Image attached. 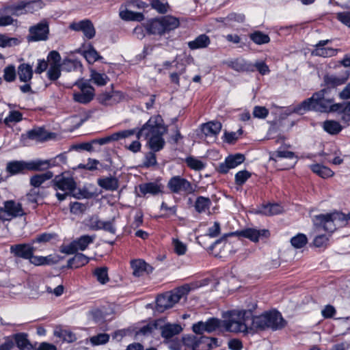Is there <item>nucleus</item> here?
I'll list each match as a JSON object with an SVG mask.
<instances>
[{"label":"nucleus","mask_w":350,"mask_h":350,"mask_svg":"<svg viewBox=\"0 0 350 350\" xmlns=\"http://www.w3.org/2000/svg\"><path fill=\"white\" fill-rule=\"evenodd\" d=\"M286 321L281 314L275 310L265 312L261 315L252 317V325L254 330L271 329L278 330L286 326Z\"/></svg>","instance_id":"nucleus-4"},{"label":"nucleus","mask_w":350,"mask_h":350,"mask_svg":"<svg viewBox=\"0 0 350 350\" xmlns=\"http://www.w3.org/2000/svg\"><path fill=\"white\" fill-rule=\"evenodd\" d=\"M172 245L175 253L179 256L184 255L187 250L186 244L178 239H172Z\"/></svg>","instance_id":"nucleus-57"},{"label":"nucleus","mask_w":350,"mask_h":350,"mask_svg":"<svg viewBox=\"0 0 350 350\" xmlns=\"http://www.w3.org/2000/svg\"><path fill=\"white\" fill-rule=\"evenodd\" d=\"M251 40L257 44L268 43L270 38L268 35L260 31H256L250 35Z\"/></svg>","instance_id":"nucleus-50"},{"label":"nucleus","mask_w":350,"mask_h":350,"mask_svg":"<svg viewBox=\"0 0 350 350\" xmlns=\"http://www.w3.org/2000/svg\"><path fill=\"white\" fill-rule=\"evenodd\" d=\"M165 31H170L177 28L179 26V21L177 18L172 16H165L161 17Z\"/></svg>","instance_id":"nucleus-39"},{"label":"nucleus","mask_w":350,"mask_h":350,"mask_svg":"<svg viewBox=\"0 0 350 350\" xmlns=\"http://www.w3.org/2000/svg\"><path fill=\"white\" fill-rule=\"evenodd\" d=\"M239 234L252 241L256 242L260 237H267L269 231L267 230H257L255 228H247L241 230Z\"/></svg>","instance_id":"nucleus-26"},{"label":"nucleus","mask_w":350,"mask_h":350,"mask_svg":"<svg viewBox=\"0 0 350 350\" xmlns=\"http://www.w3.org/2000/svg\"><path fill=\"white\" fill-rule=\"evenodd\" d=\"M28 335L25 333H18L13 335L17 347L20 350H33V345L27 338Z\"/></svg>","instance_id":"nucleus-28"},{"label":"nucleus","mask_w":350,"mask_h":350,"mask_svg":"<svg viewBox=\"0 0 350 350\" xmlns=\"http://www.w3.org/2000/svg\"><path fill=\"white\" fill-rule=\"evenodd\" d=\"M31 263L35 265H49L51 262L50 256L43 257V256H33V254H31V258H28Z\"/></svg>","instance_id":"nucleus-59"},{"label":"nucleus","mask_w":350,"mask_h":350,"mask_svg":"<svg viewBox=\"0 0 350 350\" xmlns=\"http://www.w3.org/2000/svg\"><path fill=\"white\" fill-rule=\"evenodd\" d=\"M70 29L75 31H83L84 36L91 39L95 36V29L92 23L89 20H84L78 23H72L70 25Z\"/></svg>","instance_id":"nucleus-18"},{"label":"nucleus","mask_w":350,"mask_h":350,"mask_svg":"<svg viewBox=\"0 0 350 350\" xmlns=\"http://www.w3.org/2000/svg\"><path fill=\"white\" fill-rule=\"evenodd\" d=\"M53 176L52 172L48 171L43 174H36L30 178V185L34 188H40L46 180H50Z\"/></svg>","instance_id":"nucleus-30"},{"label":"nucleus","mask_w":350,"mask_h":350,"mask_svg":"<svg viewBox=\"0 0 350 350\" xmlns=\"http://www.w3.org/2000/svg\"><path fill=\"white\" fill-rule=\"evenodd\" d=\"M18 75L21 81H29L33 76L32 66L28 64H21L18 68Z\"/></svg>","instance_id":"nucleus-31"},{"label":"nucleus","mask_w":350,"mask_h":350,"mask_svg":"<svg viewBox=\"0 0 350 350\" xmlns=\"http://www.w3.org/2000/svg\"><path fill=\"white\" fill-rule=\"evenodd\" d=\"M35 248L30 244L21 243L10 246V253L14 256L24 259L31 258L33 254Z\"/></svg>","instance_id":"nucleus-17"},{"label":"nucleus","mask_w":350,"mask_h":350,"mask_svg":"<svg viewBox=\"0 0 350 350\" xmlns=\"http://www.w3.org/2000/svg\"><path fill=\"white\" fill-rule=\"evenodd\" d=\"M167 187L172 193L182 195L191 194L196 191L194 185L180 176L172 177L167 183Z\"/></svg>","instance_id":"nucleus-7"},{"label":"nucleus","mask_w":350,"mask_h":350,"mask_svg":"<svg viewBox=\"0 0 350 350\" xmlns=\"http://www.w3.org/2000/svg\"><path fill=\"white\" fill-rule=\"evenodd\" d=\"M221 129V124L219 122H209L202 125V131L206 137H215Z\"/></svg>","instance_id":"nucleus-27"},{"label":"nucleus","mask_w":350,"mask_h":350,"mask_svg":"<svg viewBox=\"0 0 350 350\" xmlns=\"http://www.w3.org/2000/svg\"><path fill=\"white\" fill-rule=\"evenodd\" d=\"M186 161L189 167L196 170H202L204 167V165L201 161L193 157L187 158Z\"/></svg>","instance_id":"nucleus-64"},{"label":"nucleus","mask_w":350,"mask_h":350,"mask_svg":"<svg viewBox=\"0 0 350 350\" xmlns=\"http://www.w3.org/2000/svg\"><path fill=\"white\" fill-rule=\"evenodd\" d=\"M131 265L133 269V274L135 277L143 276L144 274H148L152 271V267L141 259L132 260Z\"/></svg>","instance_id":"nucleus-20"},{"label":"nucleus","mask_w":350,"mask_h":350,"mask_svg":"<svg viewBox=\"0 0 350 350\" xmlns=\"http://www.w3.org/2000/svg\"><path fill=\"white\" fill-rule=\"evenodd\" d=\"M187 293V289L181 287L158 296L156 310L159 312H163L165 310L173 307L182 297L185 296Z\"/></svg>","instance_id":"nucleus-6"},{"label":"nucleus","mask_w":350,"mask_h":350,"mask_svg":"<svg viewBox=\"0 0 350 350\" xmlns=\"http://www.w3.org/2000/svg\"><path fill=\"white\" fill-rule=\"evenodd\" d=\"M102 222L103 221H100L98 216L93 215L85 221V224L90 230H101Z\"/></svg>","instance_id":"nucleus-54"},{"label":"nucleus","mask_w":350,"mask_h":350,"mask_svg":"<svg viewBox=\"0 0 350 350\" xmlns=\"http://www.w3.org/2000/svg\"><path fill=\"white\" fill-rule=\"evenodd\" d=\"M161 321H157L152 323H148L143 327H142L136 334L137 335L142 336H148L151 334L155 329H157L159 326V323Z\"/></svg>","instance_id":"nucleus-47"},{"label":"nucleus","mask_w":350,"mask_h":350,"mask_svg":"<svg viewBox=\"0 0 350 350\" xmlns=\"http://www.w3.org/2000/svg\"><path fill=\"white\" fill-rule=\"evenodd\" d=\"M323 129L331 135H336L339 133L342 127L339 122L335 120H326L323 124Z\"/></svg>","instance_id":"nucleus-41"},{"label":"nucleus","mask_w":350,"mask_h":350,"mask_svg":"<svg viewBox=\"0 0 350 350\" xmlns=\"http://www.w3.org/2000/svg\"><path fill=\"white\" fill-rule=\"evenodd\" d=\"M135 133H137L135 129L120 131L103 138L93 139L92 143H94V144H98L102 146L112 142L128 138L130 136L133 135V134Z\"/></svg>","instance_id":"nucleus-13"},{"label":"nucleus","mask_w":350,"mask_h":350,"mask_svg":"<svg viewBox=\"0 0 350 350\" xmlns=\"http://www.w3.org/2000/svg\"><path fill=\"white\" fill-rule=\"evenodd\" d=\"M329 88H324L314 92L312 96L297 105L293 111L303 114L308 111H315L321 113L332 112L334 99L327 96Z\"/></svg>","instance_id":"nucleus-2"},{"label":"nucleus","mask_w":350,"mask_h":350,"mask_svg":"<svg viewBox=\"0 0 350 350\" xmlns=\"http://www.w3.org/2000/svg\"><path fill=\"white\" fill-rule=\"evenodd\" d=\"M94 275H96L97 280L103 284L109 281L107 267H104L96 269L94 271Z\"/></svg>","instance_id":"nucleus-55"},{"label":"nucleus","mask_w":350,"mask_h":350,"mask_svg":"<svg viewBox=\"0 0 350 350\" xmlns=\"http://www.w3.org/2000/svg\"><path fill=\"white\" fill-rule=\"evenodd\" d=\"M3 204V207L0 208V219L3 221H10L25 215L21 203L11 200L4 202Z\"/></svg>","instance_id":"nucleus-8"},{"label":"nucleus","mask_w":350,"mask_h":350,"mask_svg":"<svg viewBox=\"0 0 350 350\" xmlns=\"http://www.w3.org/2000/svg\"><path fill=\"white\" fill-rule=\"evenodd\" d=\"M349 219L350 213L345 215L341 213L335 212L330 214L316 215L313 219V223L317 230L323 229L325 231L332 232L336 230L337 226H345Z\"/></svg>","instance_id":"nucleus-5"},{"label":"nucleus","mask_w":350,"mask_h":350,"mask_svg":"<svg viewBox=\"0 0 350 350\" xmlns=\"http://www.w3.org/2000/svg\"><path fill=\"white\" fill-rule=\"evenodd\" d=\"M251 176V174L246 171H240L237 172L235 175V181L236 183L241 185H243Z\"/></svg>","instance_id":"nucleus-62"},{"label":"nucleus","mask_w":350,"mask_h":350,"mask_svg":"<svg viewBox=\"0 0 350 350\" xmlns=\"http://www.w3.org/2000/svg\"><path fill=\"white\" fill-rule=\"evenodd\" d=\"M206 325V332L211 333L223 327V321L217 318H211L205 321Z\"/></svg>","instance_id":"nucleus-48"},{"label":"nucleus","mask_w":350,"mask_h":350,"mask_svg":"<svg viewBox=\"0 0 350 350\" xmlns=\"http://www.w3.org/2000/svg\"><path fill=\"white\" fill-rule=\"evenodd\" d=\"M307 237L304 234H298L291 239L292 245L295 248H301L307 243Z\"/></svg>","instance_id":"nucleus-58"},{"label":"nucleus","mask_w":350,"mask_h":350,"mask_svg":"<svg viewBox=\"0 0 350 350\" xmlns=\"http://www.w3.org/2000/svg\"><path fill=\"white\" fill-rule=\"evenodd\" d=\"M3 78L6 81L11 82L16 79V70L14 66H8L4 69Z\"/></svg>","instance_id":"nucleus-60"},{"label":"nucleus","mask_w":350,"mask_h":350,"mask_svg":"<svg viewBox=\"0 0 350 350\" xmlns=\"http://www.w3.org/2000/svg\"><path fill=\"white\" fill-rule=\"evenodd\" d=\"M185 344L193 350H210L217 345V339L206 336H189L185 338Z\"/></svg>","instance_id":"nucleus-9"},{"label":"nucleus","mask_w":350,"mask_h":350,"mask_svg":"<svg viewBox=\"0 0 350 350\" xmlns=\"http://www.w3.org/2000/svg\"><path fill=\"white\" fill-rule=\"evenodd\" d=\"M332 112L337 113L342 122L348 124L350 122V101L342 103H335Z\"/></svg>","instance_id":"nucleus-21"},{"label":"nucleus","mask_w":350,"mask_h":350,"mask_svg":"<svg viewBox=\"0 0 350 350\" xmlns=\"http://www.w3.org/2000/svg\"><path fill=\"white\" fill-rule=\"evenodd\" d=\"M70 209L72 213L79 215L83 213L85 211L86 206L82 203L75 202L70 204Z\"/></svg>","instance_id":"nucleus-63"},{"label":"nucleus","mask_w":350,"mask_h":350,"mask_svg":"<svg viewBox=\"0 0 350 350\" xmlns=\"http://www.w3.org/2000/svg\"><path fill=\"white\" fill-rule=\"evenodd\" d=\"M53 183L55 189H60L69 193L72 192L76 187L74 179L71 176H66L64 174L56 176L53 180Z\"/></svg>","instance_id":"nucleus-14"},{"label":"nucleus","mask_w":350,"mask_h":350,"mask_svg":"<svg viewBox=\"0 0 350 350\" xmlns=\"http://www.w3.org/2000/svg\"><path fill=\"white\" fill-rule=\"evenodd\" d=\"M311 170L323 178L331 177L334 172L328 167L320 165L313 164L310 166Z\"/></svg>","instance_id":"nucleus-35"},{"label":"nucleus","mask_w":350,"mask_h":350,"mask_svg":"<svg viewBox=\"0 0 350 350\" xmlns=\"http://www.w3.org/2000/svg\"><path fill=\"white\" fill-rule=\"evenodd\" d=\"M61 75L59 64H50L49 69L47 72V76L50 80H57Z\"/></svg>","instance_id":"nucleus-52"},{"label":"nucleus","mask_w":350,"mask_h":350,"mask_svg":"<svg viewBox=\"0 0 350 350\" xmlns=\"http://www.w3.org/2000/svg\"><path fill=\"white\" fill-rule=\"evenodd\" d=\"M159 329L161 330L163 338L169 339L178 334L182 331V327L178 324L166 323L162 326L159 325Z\"/></svg>","instance_id":"nucleus-24"},{"label":"nucleus","mask_w":350,"mask_h":350,"mask_svg":"<svg viewBox=\"0 0 350 350\" xmlns=\"http://www.w3.org/2000/svg\"><path fill=\"white\" fill-rule=\"evenodd\" d=\"M145 29L150 34L162 35L165 33L161 18L148 21Z\"/></svg>","instance_id":"nucleus-25"},{"label":"nucleus","mask_w":350,"mask_h":350,"mask_svg":"<svg viewBox=\"0 0 350 350\" xmlns=\"http://www.w3.org/2000/svg\"><path fill=\"white\" fill-rule=\"evenodd\" d=\"M27 201L30 203L36 204L40 198H43L44 196V192L41 191L40 188H32L26 195Z\"/></svg>","instance_id":"nucleus-46"},{"label":"nucleus","mask_w":350,"mask_h":350,"mask_svg":"<svg viewBox=\"0 0 350 350\" xmlns=\"http://www.w3.org/2000/svg\"><path fill=\"white\" fill-rule=\"evenodd\" d=\"M210 44L209 38L205 34H201L198 36L194 40L188 43L189 47L192 49H198L206 48Z\"/></svg>","instance_id":"nucleus-32"},{"label":"nucleus","mask_w":350,"mask_h":350,"mask_svg":"<svg viewBox=\"0 0 350 350\" xmlns=\"http://www.w3.org/2000/svg\"><path fill=\"white\" fill-rule=\"evenodd\" d=\"M135 129L137 132L135 133L137 139L132 142L131 144L124 146L127 150L134 153L138 152L142 146L139 142L141 137H144L148 140L150 148L154 152L159 151L163 148L165 140L163 135L166 133L167 128L163 124L161 116L151 117L140 129Z\"/></svg>","instance_id":"nucleus-1"},{"label":"nucleus","mask_w":350,"mask_h":350,"mask_svg":"<svg viewBox=\"0 0 350 350\" xmlns=\"http://www.w3.org/2000/svg\"><path fill=\"white\" fill-rule=\"evenodd\" d=\"M282 211L283 209L282 206H280L279 204H273L264 206L260 211V213L267 216H271L279 214L282 213Z\"/></svg>","instance_id":"nucleus-45"},{"label":"nucleus","mask_w":350,"mask_h":350,"mask_svg":"<svg viewBox=\"0 0 350 350\" xmlns=\"http://www.w3.org/2000/svg\"><path fill=\"white\" fill-rule=\"evenodd\" d=\"M89 262V259L84 254L77 253L75 256L68 261V267L72 268H78L86 265Z\"/></svg>","instance_id":"nucleus-37"},{"label":"nucleus","mask_w":350,"mask_h":350,"mask_svg":"<svg viewBox=\"0 0 350 350\" xmlns=\"http://www.w3.org/2000/svg\"><path fill=\"white\" fill-rule=\"evenodd\" d=\"M6 14H11L14 16H20L26 13L25 1H21L17 4L8 6L3 9Z\"/></svg>","instance_id":"nucleus-38"},{"label":"nucleus","mask_w":350,"mask_h":350,"mask_svg":"<svg viewBox=\"0 0 350 350\" xmlns=\"http://www.w3.org/2000/svg\"><path fill=\"white\" fill-rule=\"evenodd\" d=\"M29 32V33L27 36V40L29 42L46 40L48 38L49 32V24L46 21H42L36 25L31 27Z\"/></svg>","instance_id":"nucleus-12"},{"label":"nucleus","mask_w":350,"mask_h":350,"mask_svg":"<svg viewBox=\"0 0 350 350\" xmlns=\"http://www.w3.org/2000/svg\"><path fill=\"white\" fill-rule=\"evenodd\" d=\"M140 192L143 195L150 193L152 195H156L161 192V186L154 183H144L139 186Z\"/></svg>","instance_id":"nucleus-36"},{"label":"nucleus","mask_w":350,"mask_h":350,"mask_svg":"<svg viewBox=\"0 0 350 350\" xmlns=\"http://www.w3.org/2000/svg\"><path fill=\"white\" fill-rule=\"evenodd\" d=\"M349 77V72L345 70L342 75H326L324 76L325 83L330 87H336L345 83Z\"/></svg>","instance_id":"nucleus-23"},{"label":"nucleus","mask_w":350,"mask_h":350,"mask_svg":"<svg viewBox=\"0 0 350 350\" xmlns=\"http://www.w3.org/2000/svg\"><path fill=\"white\" fill-rule=\"evenodd\" d=\"M6 170L12 175L23 173L25 170H27V162L23 161L9 162L7 164Z\"/></svg>","instance_id":"nucleus-29"},{"label":"nucleus","mask_w":350,"mask_h":350,"mask_svg":"<svg viewBox=\"0 0 350 350\" xmlns=\"http://www.w3.org/2000/svg\"><path fill=\"white\" fill-rule=\"evenodd\" d=\"M83 55L90 64H93L96 61L102 59V57L98 55V52L92 46L85 51Z\"/></svg>","instance_id":"nucleus-49"},{"label":"nucleus","mask_w":350,"mask_h":350,"mask_svg":"<svg viewBox=\"0 0 350 350\" xmlns=\"http://www.w3.org/2000/svg\"><path fill=\"white\" fill-rule=\"evenodd\" d=\"M98 184L102 188L107 190L113 191L118 188V180L116 178L109 176L99 179Z\"/></svg>","instance_id":"nucleus-34"},{"label":"nucleus","mask_w":350,"mask_h":350,"mask_svg":"<svg viewBox=\"0 0 350 350\" xmlns=\"http://www.w3.org/2000/svg\"><path fill=\"white\" fill-rule=\"evenodd\" d=\"M22 120V113L18 111H12L10 113L9 116L4 120L5 124H9L10 122H18Z\"/></svg>","instance_id":"nucleus-61"},{"label":"nucleus","mask_w":350,"mask_h":350,"mask_svg":"<svg viewBox=\"0 0 350 350\" xmlns=\"http://www.w3.org/2000/svg\"><path fill=\"white\" fill-rule=\"evenodd\" d=\"M330 42V40L319 41L314 46V49L312 51V55L323 57H328L336 55L337 54L338 49L330 47H324L325 45L329 43Z\"/></svg>","instance_id":"nucleus-19"},{"label":"nucleus","mask_w":350,"mask_h":350,"mask_svg":"<svg viewBox=\"0 0 350 350\" xmlns=\"http://www.w3.org/2000/svg\"><path fill=\"white\" fill-rule=\"evenodd\" d=\"M95 236L83 235L71 242L68 245L62 247V252L67 254L77 253L79 250L84 251L90 244L92 243Z\"/></svg>","instance_id":"nucleus-11"},{"label":"nucleus","mask_w":350,"mask_h":350,"mask_svg":"<svg viewBox=\"0 0 350 350\" xmlns=\"http://www.w3.org/2000/svg\"><path fill=\"white\" fill-rule=\"evenodd\" d=\"M44 3L40 0L25 2L26 13H33L42 9Z\"/></svg>","instance_id":"nucleus-53"},{"label":"nucleus","mask_w":350,"mask_h":350,"mask_svg":"<svg viewBox=\"0 0 350 350\" xmlns=\"http://www.w3.org/2000/svg\"><path fill=\"white\" fill-rule=\"evenodd\" d=\"M79 91L73 93V99L75 102L81 104H88L92 101L94 97V88L87 83L76 82Z\"/></svg>","instance_id":"nucleus-10"},{"label":"nucleus","mask_w":350,"mask_h":350,"mask_svg":"<svg viewBox=\"0 0 350 350\" xmlns=\"http://www.w3.org/2000/svg\"><path fill=\"white\" fill-rule=\"evenodd\" d=\"M245 160V156L242 154L237 153L229 155L226 157L225 161L219 164L218 171L220 173L226 174L230 169H233L241 164Z\"/></svg>","instance_id":"nucleus-16"},{"label":"nucleus","mask_w":350,"mask_h":350,"mask_svg":"<svg viewBox=\"0 0 350 350\" xmlns=\"http://www.w3.org/2000/svg\"><path fill=\"white\" fill-rule=\"evenodd\" d=\"M120 16L124 21H142L144 15L140 12H134L129 10H124L120 12Z\"/></svg>","instance_id":"nucleus-40"},{"label":"nucleus","mask_w":350,"mask_h":350,"mask_svg":"<svg viewBox=\"0 0 350 350\" xmlns=\"http://www.w3.org/2000/svg\"><path fill=\"white\" fill-rule=\"evenodd\" d=\"M91 80L94 83L99 86L105 85L109 81V78L104 73H99L95 70L91 72Z\"/></svg>","instance_id":"nucleus-43"},{"label":"nucleus","mask_w":350,"mask_h":350,"mask_svg":"<svg viewBox=\"0 0 350 350\" xmlns=\"http://www.w3.org/2000/svg\"><path fill=\"white\" fill-rule=\"evenodd\" d=\"M295 158L294 152L287 150H277L271 154L270 160L280 161L282 159H293Z\"/></svg>","instance_id":"nucleus-44"},{"label":"nucleus","mask_w":350,"mask_h":350,"mask_svg":"<svg viewBox=\"0 0 350 350\" xmlns=\"http://www.w3.org/2000/svg\"><path fill=\"white\" fill-rule=\"evenodd\" d=\"M252 317L246 311H232L228 318L223 321V327L228 332L248 333L254 330L252 325Z\"/></svg>","instance_id":"nucleus-3"},{"label":"nucleus","mask_w":350,"mask_h":350,"mask_svg":"<svg viewBox=\"0 0 350 350\" xmlns=\"http://www.w3.org/2000/svg\"><path fill=\"white\" fill-rule=\"evenodd\" d=\"M27 136L29 139L36 142H44L53 138L55 134L48 133L44 129L38 127L29 131L27 133Z\"/></svg>","instance_id":"nucleus-22"},{"label":"nucleus","mask_w":350,"mask_h":350,"mask_svg":"<svg viewBox=\"0 0 350 350\" xmlns=\"http://www.w3.org/2000/svg\"><path fill=\"white\" fill-rule=\"evenodd\" d=\"M212 202L208 198L199 196L195 202V209L199 213H206L208 211Z\"/></svg>","instance_id":"nucleus-33"},{"label":"nucleus","mask_w":350,"mask_h":350,"mask_svg":"<svg viewBox=\"0 0 350 350\" xmlns=\"http://www.w3.org/2000/svg\"><path fill=\"white\" fill-rule=\"evenodd\" d=\"M49 166V161L47 160H36L27 162V170L29 171H42L48 169Z\"/></svg>","instance_id":"nucleus-42"},{"label":"nucleus","mask_w":350,"mask_h":350,"mask_svg":"<svg viewBox=\"0 0 350 350\" xmlns=\"http://www.w3.org/2000/svg\"><path fill=\"white\" fill-rule=\"evenodd\" d=\"M123 98V94L120 91L113 90L112 88L109 91H105L100 93L97 96L98 102L104 105H112L120 102Z\"/></svg>","instance_id":"nucleus-15"},{"label":"nucleus","mask_w":350,"mask_h":350,"mask_svg":"<svg viewBox=\"0 0 350 350\" xmlns=\"http://www.w3.org/2000/svg\"><path fill=\"white\" fill-rule=\"evenodd\" d=\"M77 68H81V64L75 60L66 59L62 64V70L67 72H71Z\"/></svg>","instance_id":"nucleus-51"},{"label":"nucleus","mask_w":350,"mask_h":350,"mask_svg":"<svg viewBox=\"0 0 350 350\" xmlns=\"http://www.w3.org/2000/svg\"><path fill=\"white\" fill-rule=\"evenodd\" d=\"M109 340V335L107 334H99L96 336H94L90 338V342L92 345H100L107 343Z\"/></svg>","instance_id":"nucleus-56"}]
</instances>
